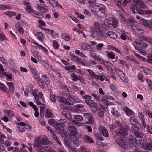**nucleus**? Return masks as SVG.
Returning a JSON list of instances; mask_svg holds the SVG:
<instances>
[{"label":"nucleus","instance_id":"obj_1","mask_svg":"<svg viewBox=\"0 0 152 152\" xmlns=\"http://www.w3.org/2000/svg\"><path fill=\"white\" fill-rule=\"evenodd\" d=\"M133 140V137L129 136V139L125 138L119 139L118 143L124 150H129L132 148Z\"/></svg>","mask_w":152,"mask_h":152},{"label":"nucleus","instance_id":"obj_2","mask_svg":"<svg viewBox=\"0 0 152 152\" xmlns=\"http://www.w3.org/2000/svg\"><path fill=\"white\" fill-rule=\"evenodd\" d=\"M68 134L70 137H73V142L75 144L77 143V141L78 140L79 137L77 136L78 132L75 126H72L69 124L68 127Z\"/></svg>","mask_w":152,"mask_h":152},{"label":"nucleus","instance_id":"obj_3","mask_svg":"<svg viewBox=\"0 0 152 152\" xmlns=\"http://www.w3.org/2000/svg\"><path fill=\"white\" fill-rule=\"evenodd\" d=\"M50 143L48 138L46 136H44L42 138L40 137L35 140L33 146L37 150L42 145L48 144Z\"/></svg>","mask_w":152,"mask_h":152},{"label":"nucleus","instance_id":"obj_4","mask_svg":"<svg viewBox=\"0 0 152 152\" xmlns=\"http://www.w3.org/2000/svg\"><path fill=\"white\" fill-rule=\"evenodd\" d=\"M135 49L137 50H144L146 49L148 46V44L143 42L140 39H136L133 43Z\"/></svg>","mask_w":152,"mask_h":152},{"label":"nucleus","instance_id":"obj_5","mask_svg":"<svg viewBox=\"0 0 152 152\" xmlns=\"http://www.w3.org/2000/svg\"><path fill=\"white\" fill-rule=\"evenodd\" d=\"M38 92L37 90L35 89L32 90V93L35 99L34 102L37 104V105H39L41 104L40 101L43 100L42 97L43 94L42 92H39L37 94Z\"/></svg>","mask_w":152,"mask_h":152},{"label":"nucleus","instance_id":"obj_6","mask_svg":"<svg viewBox=\"0 0 152 152\" xmlns=\"http://www.w3.org/2000/svg\"><path fill=\"white\" fill-rule=\"evenodd\" d=\"M56 130L57 131L61 136L64 138H66L67 134L65 131L64 130V124H55L54 126Z\"/></svg>","mask_w":152,"mask_h":152},{"label":"nucleus","instance_id":"obj_7","mask_svg":"<svg viewBox=\"0 0 152 152\" xmlns=\"http://www.w3.org/2000/svg\"><path fill=\"white\" fill-rule=\"evenodd\" d=\"M101 31L100 29V26L97 22L94 23V25L90 29V32L93 37H96Z\"/></svg>","mask_w":152,"mask_h":152},{"label":"nucleus","instance_id":"obj_8","mask_svg":"<svg viewBox=\"0 0 152 152\" xmlns=\"http://www.w3.org/2000/svg\"><path fill=\"white\" fill-rule=\"evenodd\" d=\"M104 23L107 26L112 25L114 28H115L118 26V22L117 20L113 18H109L104 20Z\"/></svg>","mask_w":152,"mask_h":152},{"label":"nucleus","instance_id":"obj_9","mask_svg":"<svg viewBox=\"0 0 152 152\" xmlns=\"http://www.w3.org/2000/svg\"><path fill=\"white\" fill-rule=\"evenodd\" d=\"M85 102L89 106L91 111L94 113L96 112L98 109V106L96 103L91 99H86L85 100Z\"/></svg>","mask_w":152,"mask_h":152},{"label":"nucleus","instance_id":"obj_10","mask_svg":"<svg viewBox=\"0 0 152 152\" xmlns=\"http://www.w3.org/2000/svg\"><path fill=\"white\" fill-rule=\"evenodd\" d=\"M114 70L123 82L126 83L127 82V78L125 73L117 68H115Z\"/></svg>","mask_w":152,"mask_h":152},{"label":"nucleus","instance_id":"obj_11","mask_svg":"<svg viewBox=\"0 0 152 152\" xmlns=\"http://www.w3.org/2000/svg\"><path fill=\"white\" fill-rule=\"evenodd\" d=\"M87 71L88 73V77L89 78H91L92 77H94L96 80L99 79L100 80H102L100 75H96L94 72L88 69H87Z\"/></svg>","mask_w":152,"mask_h":152},{"label":"nucleus","instance_id":"obj_12","mask_svg":"<svg viewBox=\"0 0 152 152\" xmlns=\"http://www.w3.org/2000/svg\"><path fill=\"white\" fill-rule=\"evenodd\" d=\"M28 66L34 78L36 80L39 79V75L37 72L35 67L31 65H29Z\"/></svg>","mask_w":152,"mask_h":152},{"label":"nucleus","instance_id":"obj_13","mask_svg":"<svg viewBox=\"0 0 152 152\" xmlns=\"http://www.w3.org/2000/svg\"><path fill=\"white\" fill-rule=\"evenodd\" d=\"M28 66L34 78L36 80L39 79V75L37 72L35 67L31 65H29Z\"/></svg>","mask_w":152,"mask_h":152},{"label":"nucleus","instance_id":"obj_14","mask_svg":"<svg viewBox=\"0 0 152 152\" xmlns=\"http://www.w3.org/2000/svg\"><path fill=\"white\" fill-rule=\"evenodd\" d=\"M25 10L28 13L31 14L36 18H39L38 17L39 15L43 16L42 15H41L40 14V15H39V13L34 10L31 7L28 8H25Z\"/></svg>","mask_w":152,"mask_h":152},{"label":"nucleus","instance_id":"obj_15","mask_svg":"<svg viewBox=\"0 0 152 152\" xmlns=\"http://www.w3.org/2000/svg\"><path fill=\"white\" fill-rule=\"evenodd\" d=\"M140 0H133L132 3L131 7V10L133 13L135 14L136 13V9L139 5Z\"/></svg>","mask_w":152,"mask_h":152},{"label":"nucleus","instance_id":"obj_16","mask_svg":"<svg viewBox=\"0 0 152 152\" xmlns=\"http://www.w3.org/2000/svg\"><path fill=\"white\" fill-rule=\"evenodd\" d=\"M140 15L152 14V11L150 10H143L139 7L136 9V12Z\"/></svg>","mask_w":152,"mask_h":152},{"label":"nucleus","instance_id":"obj_17","mask_svg":"<svg viewBox=\"0 0 152 152\" xmlns=\"http://www.w3.org/2000/svg\"><path fill=\"white\" fill-rule=\"evenodd\" d=\"M37 7L40 12L43 13H46L48 10V7L47 5L41 4H38Z\"/></svg>","mask_w":152,"mask_h":152},{"label":"nucleus","instance_id":"obj_18","mask_svg":"<svg viewBox=\"0 0 152 152\" xmlns=\"http://www.w3.org/2000/svg\"><path fill=\"white\" fill-rule=\"evenodd\" d=\"M80 48L83 50L91 51L93 49V47L91 44L87 43H82Z\"/></svg>","mask_w":152,"mask_h":152},{"label":"nucleus","instance_id":"obj_19","mask_svg":"<svg viewBox=\"0 0 152 152\" xmlns=\"http://www.w3.org/2000/svg\"><path fill=\"white\" fill-rule=\"evenodd\" d=\"M140 22L145 26L147 28H152V20H151L150 23L146 20L143 18L141 19Z\"/></svg>","mask_w":152,"mask_h":152},{"label":"nucleus","instance_id":"obj_20","mask_svg":"<svg viewBox=\"0 0 152 152\" xmlns=\"http://www.w3.org/2000/svg\"><path fill=\"white\" fill-rule=\"evenodd\" d=\"M99 130L100 133L104 137H108V133L105 128L102 126H101L99 128Z\"/></svg>","mask_w":152,"mask_h":152},{"label":"nucleus","instance_id":"obj_21","mask_svg":"<svg viewBox=\"0 0 152 152\" xmlns=\"http://www.w3.org/2000/svg\"><path fill=\"white\" fill-rule=\"evenodd\" d=\"M119 136H125L128 134L127 130L126 127H121L117 132Z\"/></svg>","mask_w":152,"mask_h":152},{"label":"nucleus","instance_id":"obj_22","mask_svg":"<svg viewBox=\"0 0 152 152\" xmlns=\"http://www.w3.org/2000/svg\"><path fill=\"white\" fill-rule=\"evenodd\" d=\"M108 31H106L103 32L102 31L100 32L96 37L99 38H103L104 39H106L107 38L108 36Z\"/></svg>","mask_w":152,"mask_h":152},{"label":"nucleus","instance_id":"obj_23","mask_svg":"<svg viewBox=\"0 0 152 152\" xmlns=\"http://www.w3.org/2000/svg\"><path fill=\"white\" fill-rule=\"evenodd\" d=\"M41 80L47 85H49L50 84V80L47 76L45 75H42L41 77Z\"/></svg>","mask_w":152,"mask_h":152},{"label":"nucleus","instance_id":"obj_24","mask_svg":"<svg viewBox=\"0 0 152 152\" xmlns=\"http://www.w3.org/2000/svg\"><path fill=\"white\" fill-rule=\"evenodd\" d=\"M74 120H72V122L74 124H78L77 121H82L83 119V117L80 115H77L75 116L74 118Z\"/></svg>","mask_w":152,"mask_h":152},{"label":"nucleus","instance_id":"obj_25","mask_svg":"<svg viewBox=\"0 0 152 152\" xmlns=\"http://www.w3.org/2000/svg\"><path fill=\"white\" fill-rule=\"evenodd\" d=\"M85 116L87 117L88 121L87 122V124L93 123H95L94 119L92 118L91 115L89 113H86L84 114Z\"/></svg>","mask_w":152,"mask_h":152},{"label":"nucleus","instance_id":"obj_26","mask_svg":"<svg viewBox=\"0 0 152 152\" xmlns=\"http://www.w3.org/2000/svg\"><path fill=\"white\" fill-rule=\"evenodd\" d=\"M51 137L54 140V141L56 142V143H57L58 145L60 146L62 145L61 141L59 140L58 137L56 135L53 133Z\"/></svg>","mask_w":152,"mask_h":152},{"label":"nucleus","instance_id":"obj_27","mask_svg":"<svg viewBox=\"0 0 152 152\" xmlns=\"http://www.w3.org/2000/svg\"><path fill=\"white\" fill-rule=\"evenodd\" d=\"M61 36L62 38L66 41H69L71 39V36L69 34L66 33H62L61 35Z\"/></svg>","mask_w":152,"mask_h":152},{"label":"nucleus","instance_id":"obj_28","mask_svg":"<svg viewBox=\"0 0 152 152\" xmlns=\"http://www.w3.org/2000/svg\"><path fill=\"white\" fill-rule=\"evenodd\" d=\"M85 91L83 90H80V94L81 96L84 99H90L92 98V97L88 95L85 94Z\"/></svg>","mask_w":152,"mask_h":152},{"label":"nucleus","instance_id":"obj_29","mask_svg":"<svg viewBox=\"0 0 152 152\" xmlns=\"http://www.w3.org/2000/svg\"><path fill=\"white\" fill-rule=\"evenodd\" d=\"M123 109L126 114L128 116H130L132 115L133 113V112L132 110L129 108L127 107H124Z\"/></svg>","mask_w":152,"mask_h":152},{"label":"nucleus","instance_id":"obj_30","mask_svg":"<svg viewBox=\"0 0 152 152\" xmlns=\"http://www.w3.org/2000/svg\"><path fill=\"white\" fill-rule=\"evenodd\" d=\"M83 139L85 142L89 143H91L93 142L92 138L87 135L84 136L83 137Z\"/></svg>","mask_w":152,"mask_h":152},{"label":"nucleus","instance_id":"obj_31","mask_svg":"<svg viewBox=\"0 0 152 152\" xmlns=\"http://www.w3.org/2000/svg\"><path fill=\"white\" fill-rule=\"evenodd\" d=\"M108 33L107 34H108V37L113 39L114 40L117 37V35L113 31H108Z\"/></svg>","mask_w":152,"mask_h":152},{"label":"nucleus","instance_id":"obj_32","mask_svg":"<svg viewBox=\"0 0 152 152\" xmlns=\"http://www.w3.org/2000/svg\"><path fill=\"white\" fill-rule=\"evenodd\" d=\"M101 102L104 105H109L112 103L110 101L106 99L105 97H103L101 99Z\"/></svg>","mask_w":152,"mask_h":152},{"label":"nucleus","instance_id":"obj_33","mask_svg":"<svg viewBox=\"0 0 152 152\" xmlns=\"http://www.w3.org/2000/svg\"><path fill=\"white\" fill-rule=\"evenodd\" d=\"M50 147L49 146L43 147L37 150L38 152H48Z\"/></svg>","mask_w":152,"mask_h":152},{"label":"nucleus","instance_id":"obj_34","mask_svg":"<svg viewBox=\"0 0 152 152\" xmlns=\"http://www.w3.org/2000/svg\"><path fill=\"white\" fill-rule=\"evenodd\" d=\"M45 115L47 118H50L53 117V115L50 109H47L45 113Z\"/></svg>","mask_w":152,"mask_h":152},{"label":"nucleus","instance_id":"obj_35","mask_svg":"<svg viewBox=\"0 0 152 152\" xmlns=\"http://www.w3.org/2000/svg\"><path fill=\"white\" fill-rule=\"evenodd\" d=\"M88 3L90 6L94 9H97V7H99V6L97 5L96 3H94L92 0H89Z\"/></svg>","mask_w":152,"mask_h":152},{"label":"nucleus","instance_id":"obj_36","mask_svg":"<svg viewBox=\"0 0 152 152\" xmlns=\"http://www.w3.org/2000/svg\"><path fill=\"white\" fill-rule=\"evenodd\" d=\"M7 85L9 87V91L11 92H13L14 90V87L13 84L10 82H7Z\"/></svg>","mask_w":152,"mask_h":152},{"label":"nucleus","instance_id":"obj_37","mask_svg":"<svg viewBox=\"0 0 152 152\" xmlns=\"http://www.w3.org/2000/svg\"><path fill=\"white\" fill-rule=\"evenodd\" d=\"M39 105L40 107V116L41 117H43L44 116L43 111L44 109L45 108V105L43 104H42L41 103V104L39 105Z\"/></svg>","mask_w":152,"mask_h":152},{"label":"nucleus","instance_id":"obj_38","mask_svg":"<svg viewBox=\"0 0 152 152\" xmlns=\"http://www.w3.org/2000/svg\"><path fill=\"white\" fill-rule=\"evenodd\" d=\"M57 97V96H56L54 94H53V93H51L50 94V100L53 103H55L56 102Z\"/></svg>","mask_w":152,"mask_h":152},{"label":"nucleus","instance_id":"obj_39","mask_svg":"<svg viewBox=\"0 0 152 152\" xmlns=\"http://www.w3.org/2000/svg\"><path fill=\"white\" fill-rule=\"evenodd\" d=\"M12 7L10 6L4 4H0V10H11Z\"/></svg>","mask_w":152,"mask_h":152},{"label":"nucleus","instance_id":"obj_40","mask_svg":"<svg viewBox=\"0 0 152 152\" xmlns=\"http://www.w3.org/2000/svg\"><path fill=\"white\" fill-rule=\"evenodd\" d=\"M38 39L41 42L43 41L44 36L42 33L40 32H37L36 34Z\"/></svg>","mask_w":152,"mask_h":152},{"label":"nucleus","instance_id":"obj_41","mask_svg":"<svg viewBox=\"0 0 152 152\" xmlns=\"http://www.w3.org/2000/svg\"><path fill=\"white\" fill-rule=\"evenodd\" d=\"M95 135L96 138L100 141H103L104 140V138L102 137L101 135L97 132H95Z\"/></svg>","mask_w":152,"mask_h":152},{"label":"nucleus","instance_id":"obj_42","mask_svg":"<svg viewBox=\"0 0 152 152\" xmlns=\"http://www.w3.org/2000/svg\"><path fill=\"white\" fill-rule=\"evenodd\" d=\"M64 142L65 144L66 145L68 149H69V147H71L70 145V143L71 142V140L66 138L64 139Z\"/></svg>","mask_w":152,"mask_h":152},{"label":"nucleus","instance_id":"obj_43","mask_svg":"<svg viewBox=\"0 0 152 152\" xmlns=\"http://www.w3.org/2000/svg\"><path fill=\"white\" fill-rule=\"evenodd\" d=\"M139 6L140 8L142 9H145L148 8L147 6L142 0H140Z\"/></svg>","mask_w":152,"mask_h":152},{"label":"nucleus","instance_id":"obj_44","mask_svg":"<svg viewBox=\"0 0 152 152\" xmlns=\"http://www.w3.org/2000/svg\"><path fill=\"white\" fill-rule=\"evenodd\" d=\"M63 115H65L66 117L68 119L71 120H73L72 118V117L71 114L68 112H63Z\"/></svg>","mask_w":152,"mask_h":152},{"label":"nucleus","instance_id":"obj_45","mask_svg":"<svg viewBox=\"0 0 152 152\" xmlns=\"http://www.w3.org/2000/svg\"><path fill=\"white\" fill-rule=\"evenodd\" d=\"M72 57L74 61H75L77 63L80 64L82 60L78 57L74 55Z\"/></svg>","mask_w":152,"mask_h":152},{"label":"nucleus","instance_id":"obj_46","mask_svg":"<svg viewBox=\"0 0 152 152\" xmlns=\"http://www.w3.org/2000/svg\"><path fill=\"white\" fill-rule=\"evenodd\" d=\"M112 114L115 117H118L120 115V114L118 113V112L115 110L114 108H112L111 110Z\"/></svg>","mask_w":152,"mask_h":152},{"label":"nucleus","instance_id":"obj_47","mask_svg":"<svg viewBox=\"0 0 152 152\" xmlns=\"http://www.w3.org/2000/svg\"><path fill=\"white\" fill-rule=\"evenodd\" d=\"M80 76H77L76 74L74 73H73L71 75V77L72 79L74 81H76L78 80V78Z\"/></svg>","mask_w":152,"mask_h":152},{"label":"nucleus","instance_id":"obj_48","mask_svg":"<svg viewBox=\"0 0 152 152\" xmlns=\"http://www.w3.org/2000/svg\"><path fill=\"white\" fill-rule=\"evenodd\" d=\"M4 144L7 147H9L12 144L10 140L8 137H6L5 140Z\"/></svg>","mask_w":152,"mask_h":152},{"label":"nucleus","instance_id":"obj_49","mask_svg":"<svg viewBox=\"0 0 152 152\" xmlns=\"http://www.w3.org/2000/svg\"><path fill=\"white\" fill-rule=\"evenodd\" d=\"M4 112L7 114V115H6L7 116H8L9 117H11L13 116L14 115V112L12 110H5Z\"/></svg>","mask_w":152,"mask_h":152},{"label":"nucleus","instance_id":"obj_50","mask_svg":"<svg viewBox=\"0 0 152 152\" xmlns=\"http://www.w3.org/2000/svg\"><path fill=\"white\" fill-rule=\"evenodd\" d=\"M24 124H18L17 128L18 130L21 132H23L24 130Z\"/></svg>","mask_w":152,"mask_h":152},{"label":"nucleus","instance_id":"obj_51","mask_svg":"<svg viewBox=\"0 0 152 152\" xmlns=\"http://www.w3.org/2000/svg\"><path fill=\"white\" fill-rule=\"evenodd\" d=\"M135 32L139 34H143L144 33V31L143 29L139 26H137L135 31Z\"/></svg>","mask_w":152,"mask_h":152},{"label":"nucleus","instance_id":"obj_52","mask_svg":"<svg viewBox=\"0 0 152 152\" xmlns=\"http://www.w3.org/2000/svg\"><path fill=\"white\" fill-rule=\"evenodd\" d=\"M106 55L109 58L114 59L115 58V55L112 52H106Z\"/></svg>","mask_w":152,"mask_h":152},{"label":"nucleus","instance_id":"obj_53","mask_svg":"<svg viewBox=\"0 0 152 152\" xmlns=\"http://www.w3.org/2000/svg\"><path fill=\"white\" fill-rule=\"evenodd\" d=\"M5 14L10 18H11L13 16H15L16 15V13L15 12L11 11H7L5 12Z\"/></svg>","mask_w":152,"mask_h":152},{"label":"nucleus","instance_id":"obj_54","mask_svg":"<svg viewBox=\"0 0 152 152\" xmlns=\"http://www.w3.org/2000/svg\"><path fill=\"white\" fill-rule=\"evenodd\" d=\"M79 152H90V151L88 149L81 146L79 148Z\"/></svg>","mask_w":152,"mask_h":152},{"label":"nucleus","instance_id":"obj_55","mask_svg":"<svg viewBox=\"0 0 152 152\" xmlns=\"http://www.w3.org/2000/svg\"><path fill=\"white\" fill-rule=\"evenodd\" d=\"M49 1L50 4L53 7H56L58 4V2L55 0H49Z\"/></svg>","mask_w":152,"mask_h":152},{"label":"nucleus","instance_id":"obj_56","mask_svg":"<svg viewBox=\"0 0 152 152\" xmlns=\"http://www.w3.org/2000/svg\"><path fill=\"white\" fill-rule=\"evenodd\" d=\"M140 127V124H134L132 127V129L134 131H136L138 130Z\"/></svg>","mask_w":152,"mask_h":152},{"label":"nucleus","instance_id":"obj_57","mask_svg":"<svg viewBox=\"0 0 152 152\" xmlns=\"http://www.w3.org/2000/svg\"><path fill=\"white\" fill-rule=\"evenodd\" d=\"M34 56L38 60L41 61L42 60V59L40 56L39 55V53L36 52L34 51L32 52Z\"/></svg>","mask_w":152,"mask_h":152},{"label":"nucleus","instance_id":"obj_58","mask_svg":"<svg viewBox=\"0 0 152 152\" xmlns=\"http://www.w3.org/2000/svg\"><path fill=\"white\" fill-rule=\"evenodd\" d=\"M138 116L141 119L142 122L143 124L144 123L145 119L144 118V116L143 113L140 111L138 112Z\"/></svg>","mask_w":152,"mask_h":152},{"label":"nucleus","instance_id":"obj_59","mask_svg":"<svg viewBox=\"0 0 152 152\" xmlns=\"http://www.w3.org/2000/svg\"><path fill=\"white\" fill-rule=\"evenodd\" d=\"M37 81V82L39 86L42 88H45V86L44 83L42 82L40 80V78L38 80H36Z\"/></svg>","mask_w":152,"mask_h":152},{"label":"nucleus","instance_id":"obj_60","mask_svg":"<svg viewBox=\"0 0 152 152\" xmlns=\"http://www.w3.org/2000/svg\"><path fill=\"white\" fill-rule=\"evenodd\" d=\"M100 63L103 64L106 67H108L110 66L111 64L107 61H104L102 60Z\"/></svg>","mask_w":152,"mask_h":152},{"label":"nucleus","instance_id":"obj_61","mask_svg":"<svg viewBox=\"0 0 152 152\" xmlns=\"http://www.w3.org/2000/svg\"><path fill=\"white\" fill-rule=\"evenodd\" d=\"M121 34L120 36V38L123 40H125L127 36L126 35L124 31L121 30Z\"/></svg>","mask_w":152,"mask_h":152},{"label":"nucleus","instance_id":"obj_62","mask_svg":"<svg viewBox=\"0 0 152 152\" xmlns=\"http://www.w3.org/2000/svg\"><path fill=\"white\" fill-rule=\"evenodd\" d=\"M5 135L2 133L1 132H0V143L1 144H3L4 143V139L6 138Z\"/></svg>","mask_w":152,"mask_h":152},{"label":"nucleus","instance_id":"obj_63","mask_svg":"<svg viewBox=\"0 0 152 152\" xmlns=\"http://www.w3.org/2000/svg\"><path fill=\"white\" fill-rule=\"evenodd\" d=\"M140 70L146 74H147L149 72V71L148 69L145 67H141Z\"/></svg>","mask_w":152,"mask_h":152},{"label":"nucleus","instance_id":"obj_64","mask_svg":"<svg viewBox=\"0 0 152 152\" xmlns=\"http://www.w3.org/2000/svg\"><path fill=\"white\" fill-rule=\"evenodd\" d=\"M143 39L144 41L152 44V38H151L147 37H144Z\"/></svg>","mask_w":152,"mask_h":152}]
</instances>
